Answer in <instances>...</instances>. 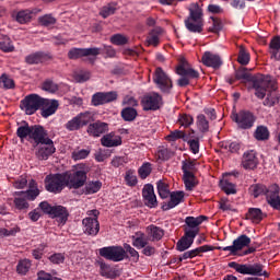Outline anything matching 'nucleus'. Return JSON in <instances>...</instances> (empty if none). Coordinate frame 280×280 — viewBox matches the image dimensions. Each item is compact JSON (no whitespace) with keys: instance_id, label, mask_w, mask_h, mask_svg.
<instances>
[{"instance_id":"obj_32","label":"nucleus","mask_w":280,"mask_h":280,"mask_svg":"<svg viewBox=\"0 0 280 280\" xmlns=\"http://www.w3.org/2000/svg\"><path fill=\"white\" fill-rule=\"evenodd\" d=\"M247 220H252L255 224H259L264 220V212L259 208H249L246 214Z\"/></svg>"},{"instance_id":"obj_38","label":"nucleus","mask_w":280,"mask_h":280,"mask_svg":"<svg viewBox=\"0 0 280 280\" xmlns=\"http://www.w3.org/2000/svg\"><path fill=\"white\" fill-rule=\"evenodd\" d=\"M121 117L125 121H135V119H137V109L133 107H125L121 110Z\"/></svg>"},{"instance_id":"obj_49","label":"nucleus","mask_w":280,"mask_h":280,"mask_svg":"<svg viewBox=\"0 0 280 280\" xmlns=\"http://www.w3.org/2000/svg\"><path fill=\"white\" fill-rule=\"evenodd\" d=\"M222 150H226L231 154H235L240 152V143L238 142H222L221 143Z\"/></svg>"},{"instance_id":"obj_53","label":"nucleus","mask_w":280,"mask_h":280,"mask_svg":"<svg viewBox=\"0 0 280 280\" xmlns=\"http://www.w3.org/2000/svg\"><path fill=\"white\" fill-rule=\"evenodd\" d=\"M100 270L102 277H106L107 279H110L113 277V269L104 261H98Z\"/></svg>"},{"instance_id":"obj_23","label":"nucleus","mask_w":280,"mask_h":280,"mask_svg":"<svg viewBox=\"0 0 280 280\" xmlns=\"http://www.w3.org/2000/svg\"><path fill=\"white\" fill-rule=\"evenodd\" d=\"M58 101L44 98V103H42V117L47 119V117H51L58 110Z\"/></svg>"},{"instance_id":"obj_19","label":"nucleus","mask_w":280,"mask_h":280,"mask_svg":"<svg viewBox=\"0 0 280 280\" xmlns=\"http://www.w3.org/2000/svg\"><path fill=\"white\" fill-rule=\"evenodd\" d=\"M142 198L145 207H149V209H156V207H159V201L156 200V195L154 194V186H152V184H145L143 186Z\"/></svg>"},{"instance_id":"obj_24","label":"nucleus","mask_w":280,"mask_h":280,"mask_svg":"<svg viewBox=\"0 0 280 280\" xmlns=\"http://www.w3.org/2000/svg\"><path fill=\"white\" fill-rule=\"evenodd\" d=\"M86 132L90 137H102V135L108 132V124L97 120L88 126Z\"/></svg>"},{"instance_id":"obj_25","label":"nucleus","mask_w":280,"mask_h":280,"mask_svg":"<svg viewBox=\"0 0 280 280\" xmlns=\"http://www.w3.org/2000/svg\"><path fill=\"white\" fill-rule=\"evenodd\" d=\"M101 143L104 148H117L121 145V136H117L115 132H109L102 137Z\"/></svg>"},{"instance_id":"obj_1","label":"nucleus","mask_w":280,"mask_h":280,"mask_svg":"<svg viewBox=\"0 0 280 280\" xmlns=\"http://www.w3.org/2000/svg\"><path fill=\"white\" fill-rule=\"evenodd\" d=\"M236 80H245V82H253L254 94L258 100H264L266 97V89L270 83V77H264V74L253 75L246 68L236 70Z\"/></svg>"},{"instance_id":"obj_60","label":"nucleus","mask_w":280,"mask_h":280,"mask_svg":"<svg viewBox=\"0 0 280 280\" xmlns=\"http://www.w3.org/2000/svg\"><path fill=\"white\" fill-rule=\"evenodd\" d=\"M185 131L174 130L166 137L167 141H178V139H185Z\"/></svg>"},{"instance_id":"obj_41","label":"nucleus","mask_w":280,"mask_h":280,"mask_svg":"<svg viewBox=\"0 0 280 280\" xmlns=\"http://www.w3.org/2000/svg\"><path fill=\"white\" fill-rule=\"evenodd\" d=\"M197 128L200 132H209V120L203 114L197 116Z\"/></svg>"},{"instance_id":"obj_15","label":"nucleus","mask_w":280,"mask_h":280,"mask_svg":"<svg viewBox=\"0 0 280 280\" xmlns=\"http://www.w3.org/2000/svg\"><path fill=\"white\" fill-rule=\"evenodd\" d=\"M203 220H207V217H187L185 219V223L187 225L185 229V233L188 235V237H196L198 233H200V224H202Z\"/></svg>"},{"instance_id":"obj_8","label":"nucleus","mask_w":280,"mask_h":280,"mask_svg":"<svg viewBox=\"0 0 280 280\" xmlns=\"http://www.w3.org/2000/svg\"><path fill=\"white\" fill-rule=\"evenodd\" d=\"M232 121H234L241 130H249V128L255 126V115L248 110H241L232 115Z\"/></svg>"},{"instance_id":"obj_30","label":"nucleus","mask_w":280,"mask_h":280,"mask_svg":"<svg viewBox=\"0 0 280 280\" xmlns=\"http://www.w3.org/2000/svg\"><path fill=\"white\" fill-rule=\"evenodd\" d=\"M147 234H148V237L152 240V242H159L163 240V235H165V231H163V229L154 224H151L147 228Z\"/></svg>"},{"instance_id":"obj_50","label":"nucleus","mask_w":280,"mask_h":280,"mask_svg":"<svg viewBox=\"0 0 280 280\" xmlns=\"http://www.w3.org/2000/svg\"><path fill=\"white\" fill-rule=\"evenodd\" d=\"M69 60H78L80 58H84V48H71L68 51Z\"/></svg>"},{"instance_id":"obj_2","label":"nucleus","mask_w":280,"mask_h":280,"mask_svg":"<svg viewBox=\"0 0 280 280\" xmlns=\"http://www.w3.org/2000/svg\"><path fill=\"white\" fill-rule=\"evenodd\" d=\"M249 191L254 198H259V196H266L268 205L273 209L280 211V196L279 186L277 184L271 185L269 188L264 184H256L249 187Z\"/></svg>"},{"instance_id":"obj_33","label":"nucleus","mask_w":280,"mask_h":280,"mask_svg":"<svg viewBox=\"0 0 280 280\" xmlns=\"http://www.w3.org/2000/svg\"><path fill=\"white\" fill-rule=\"evenodd\" d=\"M31 135H32V126H30V124L27 122H24L16 130V136L19 137V139H21V141H25L27 137L30 140Z\"/></svg>"},{"instance_id":"obj_18","label":"nucleus","mask_w":280,"mask_h":280,"mask_svg":"<svg viewBox=\"0 0 280 280\" xmlns=\"http://www.w3.org/2000/svg\"><path fill=\"white\" fill-rule=\"evenodd\" d=\"M47 140H49V133H47V130H45L43 126H32L28 141H31L33 145H39V143H43Z\"/></svg>"},{"instance_id":"obj_26","label":"nucleus","mask_w":280,"mask_h":280,"mask_svg":"<svg viewBox=\"0 0 280 280\" xmlns=\"http://www.w3.org/2000/svg\"><path fill=\"white\" fill-rule=\"evenodd\" d=\"M185 200V192L184 191H174L171 194V199L167 205H164L162 209L164 211H170V209H174V207H178L180 202Z\"/></svg>"},{"instance_id":"obj_48","label":"nucleus","mask_w":280,"mask_h":280,"mask_svg":"<svg viewBox=\"0 0 280 280\" xmlns=\"http://www.w3.org/2000/svg\"><path fill=\"white\" fill-rule=\"evenodd\" d=\"M0 49L1 51H4V54L14 51V44H12V39H10V37H4V39L0 42Z\"/></svg>"},{"instance_id":"obj_6","label":"nucleus","mask_w":280,"mask_h":280,"mask_svg":"<svg viewBox=\"0 0 280 280\" xmlns=\"http://www.w3.org/2000/svg\"><path fill=\"white\" fill-rule=\"evenodd\" d=\"M91 121H95V114L93 112L80 113L66 124V130L74 132L80 130V128H84V126H89Z\"/></svg>"},{"instance_id":"obj_45","label":"nucleus","mask_w":280,"mask_h":280,"mask_svg":"<svg viewBox=\"0 0 280 280\" xmlns=\"http://www.w3.org/2000/svg\"><path fill=\"white\" fill-rule=\"evenodd\" d=\"M91 154V150L89 149H77L72 152L73 161H82L86 159Z\"/></svg>"},{"instance_id":"obj_55","label":"nucleus","mask_w":280,"mask_h":280,"mask_svg":"<svg viewBox=\"0 0 280 280\" xmlns=\"http://www.w3.org/2000/svg\"><path fill=\"white\" fill-rule=\"evenodd\" d=\"M0 85L2 89H14V80H12L8 74H2L0 77Z\"/></svg>"},{"instance_id":"obj_47","label":"nucleus","mask_w":280,"mask_h":280,"mask_svg":"<svg viewBox=\"0 0 280 280\" xmlns=\"http://www.w3.org/2000/svg\"><path fill=\"white\" fill-rule=\"evenodd\" d=\"M156 187L160 198L165 199L170 196V186H167L163 180H159Z\"/></svg>"},{"instance_id":"obj_20","label":"nucleus","mask_w":280,"mask_h":280,"mask_svg":"<svg viewBox=\"0 0 280 280\" xmlns=\"http://www.w3.org/2000/svg\"><path fill=\"white\" fill-rule=\"evenodd\" d=\"M241 275H250L252 277H270V273L264 270V265L259 262L243 264V271Z\"/></svg>"},{"instance_id":"obj_16","label":"nucleus","mask_w":280,"mask_h":280,"mask_svg":"<svg viewBox=\"0 0 280 280\" xmlns=\"http://www.w3.org/2000/svg\"><path fill=\"white\" fill-rule=\"evenodd\" d=\"M143 110H159L163 106V97L159 93H151L143 96L142 101Z\"/></svg>"},{"instance_id":"obj_22","label":"nucleus","mask_w":280,"mask_h":280,"mask_svg":"<svg viewBox=\"0 0 280 280\" xmlns=\"http://www.w3.org/2000/svg\"><path fill=\"white\" fill-rule=\"evenodd\" d=\"M201 62L206 67H212V69H220V67H222V58L211 51H206L203 54Z\"/></svg>"},{"instance_id":"obj_52","label":"nucleus","mask_w":280,"mask_h":280,"mask_svg":"<svg viewBox=\"0 0 280 280\" xmlns=\"http://www.w3.org/2000/svg\"><path fill=\"white\" fill-rule=\"evenodd\" d=\"M42 89L47 93H56V91H58V85L56 84V82L47 79L46 81H44Z\"/></svg>"},{"instance_id":"obj_10","label":"nucleus","mask_w":280,"mask_h":280,"mask_svg":"<svg viewBox=\"0 0 280 280\" xmlns=\"http://www.w3.org/2000/svg\"><path fill=\"white\" fill-rule=\"evenodd\" d=\"M101 257L108 261H124L126 259V249L121 246H108L100 249Z\"/></svg>"},{"instance_id":"obj_34","label":"nucleus","mask_w":280,"mask_h":280,"mask_svg":"<svg viewBox=\"0 0 280 280\" xmlns=\"http://www.w3.org/2000/svg\"><path fill=\"white\" fill-rule=\"evenodd\" d=\"M32 14L31 10H22L15 14V21L21 25H25V23L32 21Z\"/></svg>"},{"instance_id":"obj_58","label":"nucleus","mask_w":280,"mask_h":280,"mask_svg":"<svg viewBox=\"0 0 280 280\" xmlns=\"http://www.w3.org/2000/svg\"><path fill=\"white\" fill-rule=\"evenodd\" d=\"M147 244H148V240H145L144 234H140V236H138V237L133 236L132 245L136 248H143Z\"/></svg>"},{"instance_id":"obj_21","label":"nucleus","mask_w":280,"mask_h":280,"mask_svg":"<svg viewBox=\"0 0 280 280\" xmlns=\"http://www.w3.org/2000/svg\"><path fill=\"white\" fill-rule=\"evenodd\" d=\"M249 244H250V237H248L246 234H243L233 241L232 246H225L222 248V250L224 252L230 250L232 255H235L237 250H242V248H245V246H248Z\"/></svg>"},{"instance_id":"obj_28","label":"nucleus","mask_w":280,"mask_h":280,"mask_svg":"<svg viewBox=\"0 0 280 280\" xmlns=\"http://www.w3.org/2000/svg\"><path fill=\"white\" fill-rule=\"evenodd\" d=\"M50 217L57 218L58 222L65 224L69 220V211L62 206H54Z\"/></svg>"},{"instance_id":"obj_31","label":"nucleus","mask_w":280,"mask_h":280,"mask_svg":"<svg viewBox=\"0 0 280 280\" xmlns=\"http://www.w3.org/2000/svg\"><path fill=\"white\" fill-rule=\"evenodd\" d=\"M194 240H196V237H191L185 232V235L177 242L176 249L179 250V253H185V250L191 248Z\"/></svg>"},{"instance_id":"obj_62","label":"nucleus","mask_w":280,"mask_h":280,"mask_svg":"<svg viewBox=\"0 0 280 280\" xmlns=\"http://www.w3.org/2000/svg\"><path fill=\"white\" fill-rule=\"evenodd\" d=\"M125 180L129 187H135L137 185V175L132 171H128L125 176Z\"/></svg>"},{"instance_id":"obj_56","label":"nucleus","mask_w":280,"mask_h":280,"mask_svg":"<svg viewBox=\"0 0 280 280\" xmlns=\"http://www.w3.org/2000/svg\"><path fill=\"white\" fill-rule=\"evenodd\" d=\"M178 124L184 128H189V126L194 124V117H191L190 115L184 114L179 116Z\"/></svg>"},{"instance_id":"obj_57","label":"nucleus","mask_w":280,"mask_h":280,"mask_svg":"<svg viewBox=\"0 0 280 280\" xmlns=\"http://www.w3.org/2000/svg\"><path fill=\"white\" fill-rule=\"evenodd\" d=\"M238 62L240 65H248V62H250V55L248 52H246V49L244 48H240V52H238Z\"/></svg>"},{"instance_id":"obj_59","label":"nucleus","mask_w":280,"mask_h":280,"mask_svg":"<svg viewBox=\"0 0 280 280\" xmlns=\"http://www.w3.org/2000/svg\"><path fill=\"white\" fill-rule=\"evenodd\" d=\"M92 104L93 106H103V104H106L104 100V92H97L92 96Z\"/></svg>"},{"instance_id":"obj_7","label":"nucleus","mask_w":280,"mask_h":280,"mask_svg":"<svg viewBox=\"0 0 280 280\" xmlns=\"http://www.w3.org/2000/svg\"><path fill=\"white\" fill-rule=\"evenodd\" d=\"M45 187L50 194H60V191L67 187V174L46 176Z\"/></svg>"},{"instance_id":"obj_43","label":"nucleus","mask_w":280,"mask_h":280,"mask_svg":"<svg viewBox=\"0 0 280 280\" xmlns=\"http://www.w3.org/2000/svg\"><path fill=\"white\" fill-rule=\"evenodd\" d=\"M38 23L43 27H51L52 25H56V18L51 14H45L38 18Z\"/></svg>"},{"instance_id":"obj_64","label":"nucleus","mask_w":280,"mask_h":280,"mask_svg":"<svg viewBox=\"0 0 280 280\" xmlns=\"http://www.w3.org/2000/svg\"><path fill=\"white\" fill-rule=\"evenodd\" d=\"M37 280H62V279L56 278V277H54L50 273H47L45 271H39Z\"/></svg>"},{"instance_id":"obj_63","label":"nucleus","mask_w":280,"mask_h":280,"mask_svg":"<svg viewBox=\"0 0 280 280\" xmlns=\"http://www.w3.org/2000/svg\"><path fill=\"white\" fill-rule=\"evenodd\" d=\"M49 261H51V264H56V265H60V264H65V254H52L49 257Z\"/></svg>"},{"instance_id":"obj_27","label":"nucleus","mask_w":280,"mask_h":280,"mask_svg":"<svg viewBox=\"0 0 280 280\" xmlns=\"http://www.w3.org/2000/svg\"><path fill=\"white\" fill-rule=\"evenodd\" d=\"M242 165L244 170H255V167H257V154L255 151H247L244 153Z\"/></svg>"},{"instance_id":"obj_13","label":"nucleus","mask_w":280,"mask_h":280,"mask_svg":"<svg viewBox=\"0 0 280 280\" xmlns=\"http://www.w3.org/2000/svg\"><path fill=\"white\" fill-rule=\"evenodd\" d=\"M36 148L35 155L38 161H47L56 152V147L54 145V140L50 138L45 140L44 142H39L38 145H34Z\"/></svg>"},{"instance_id":"obj_17","label":"nucleus","mask_w":280,"mask_h":280,"mask_svg":"<svg viewBox=\"0 0 280 280\" xmlns=\"http://www.w3.org/2000/svg\"><path fill=\"white\" fill-rule=\"evenodd\" d=\"M84 183H86V172L84 171H77L72 174H67V187L70 189H80L83 187Z\"/></svg>"},{"instance_id":"obj_3","label":"nucleus","mask_w":280,"mask_h":280,"mask_svg":"<svg viewBox=\"0 0 280 280\" xmlns=\"http://www.w3.org/2000/svg\"><path fill=\"white\" fill-rule=\"evenodd\" d=\"M202 16L200 5H198V3L191 4L189 8V16L184 21L186 30L192 34H202L205 27Z\"/></svg>"},{"instance_id":"obj_5","label":"nucleus","mask_w":280,"mask_h":280,"mask_svg":"<svg viewBox=\"0 0 280 280\" xmlns=\"http://www.w3.org/2000/svg\"><path fill=\"white\" fill-rule=\"evenodd\" d=\"M177 75L180 78L177 81L178 86H189V80H198L200 78V73L196 71L194 68L189 67V63L185 60H180V65L176 69Z\"/></svg>"},{"instance_id":"obj_14","label":"nucleus","mask_w":280,"mask_h":280,"mask_svg":"<svg viewBox=\"0 0 280 280\" xmlns=\"http://www.w3.org/2000/svg\"><path fill=\"white\" fill-rule=\"evenodd\" d=\"M267 95L266 100L264 101V106H275L279 104L280 95L277 93V81L270 77L269 83L265 86V96Z\"/></svg>"},{"instance_id":"obj_29","label":"nucleus","mask_w":280,"mask_h":280,"mask_svg":"<svg viewBox=\"0 0 280 280\" xmlns=\"http://www.w3.org/2000/svg\"><path fill=\"white\" fill-rule=\"evenodd\" d=\"M163 34V28L160 26L154 27L150 31L147 37V44L152 45L153 47H159V43H161V35Z\"/></svg>"},{"instance_id":"obj_37","label":"nucleus","mask_w":280,"mask_h":280,"mask_svg":"<svg viewBox=\"0 0 280 280\" xmlns=\"http://www.w3.org/2000/svg\"><path fill=\"white\" fill-rule=\"evenodd\" d=\"M45 60V54L44 52H35L32 55H28L25 58V61L27 65H40Z\"/></svg>"},{"instance_id":"obj_61","label":"nucleus","mask_w":280,"mask_h":280,"mask_svg":"<svg viewBox=\"0 0 280 280\" xmlns=\"http://www.w3.org/2000/svg\"><path fill=\"white\" fill-rule=\"evenodd\" d=\"M122 248L125 253H129L130 257H132L135 261H139V252H137L135 247L130 246L129 244H125Z\"/></svg>"},{"instance_id":"obj_39","label":"nucleus","mask_w":280,"mask_h":280,"mask_svg":"<svg viewBox=\"0 0 280 280\" xmlns=\"http://www.w3.org/2000/svg\"><path fill=\"white\" fill-rule=\"evenodd\" d=\"M270 137V131H268V127L259 126L255 131V139L257 141H267Z\"/></svg>"},{"instance_id":"obj_4","label":"nucleus","mask_w":280,"mask_h":280,"mask_svg":"<svg viewBox=\"0 0 280 280\" xmlns=\"http://www.w3.org/2000/svg\"><path fill=\"white\" fill-rule=\"evenodd\" d=\"M39 195L40 190L38 189V184H36V180L32 179L28 183V189L26 191L15 192V209H19V211L30 209V203L27 202V200H34L35 198H38Z\"/></svg>"},{"instance_id":"obj_35","label":"nucleus","mask_w":280,"mask_h":280,"mask_svg":"<svg viewBox=\"0 0 280 280\" xmlns=\"http://www.w3.org/2000/svg\"><path fill=\"white\" fill-rule=\"evenodd\" d=\"M32 268V260L24 258L18 262L16 272L18 275H27Z\"/></svg>"},{"instance_id":"obj_36","label":"nucleus","mask_w":280,"mask_h":280,"mask_svg":"<svg viewBox=\"0 0 280 280\" xmlns=\"http://www.w3.org/2000/svg\"><path fill=\"white\" fill-rule=\"evenodd\" d=\"M269 49L272 55V58H276V60H279V49H280V37L276 36L271 39L269 44Z\"/></svg>"},{"instance_id":"obj_44","label":"nucleus","mask_w":280,"mask_h":280,"mask_svg":"<svg viewBox=\"0 0 280 280\" xmlns=\"http://www.w3.org/2000/svg\"><path fill=\"white\" fill-rule=\"evenodd\" d=\"M115 12H117V7L115 3H109L101 9L100 14L103 19H108V16H113Z\"/></svg>"},{"instance_id":"obj_51","label":"nucleus","mask_w":280,"mask_h":280,"mask_svg":"<svg viewBox=\"0 0 280 280\" xmlns=\"http://www.w3.org/2000/svg\"><path fill=\"white\" fill-rule=\"evenodd\" d=\"M140 178L145 179L150 174H152V164L147 162L138 170Z\"/></svg>"},{"instance_id":"obj_11","label":"nucleus","mask_w":280,"mask_h":280,"mask_svg":"<svg viewBox=\"0 0 280 280\" xmlns=\"http://www.w3.org/2000/svg\"><path fill=\"white\" fill-rule=\"evenodd\" d=\"M88 215H93V218L88 217L82 220L84 233L95 236L97 235V233H100V221H97V215H100V211L90 210L88 211Z\"/></svg>"},{"instance_id":"obj_54","label":"nucleus","mask_w":280,"mask_h":280,"mask_svg":"<svg viewBox=\"0 0 280 280\" xmlns=\"http://www.w3.org/2000/svg\"><path fill=\"white\" fill-rule=\"evenodd\" d=\"M110 43L118 46L128 45V37L122 34H115L110 37Z\"/></svg>"},{"instance_id":"obj_46","label":"nucleus","mask_w":280,"mask_h":280,"mask_svg":"<svg viewBox=\"0 0 280 280\" xmlns=\"http://www.w3.org/2000/svg\"><path fill=\"white\" fill-rule=\"evenodd\" d=\"M102 189V182L96 180V182H89L85 185V194H97Z\"/></svg>"},{"instance_id":"obj_12","label":"nucleus","mask_w":280,"mask_h":280,"mask_svg":"<svg viewBox=\"0 0 280 280\" xmlns=\"http://www.w3.org/2000/svg\"><path fill=\"white\" fill-rule=\"evenodd\" d=\"M153 82L162 93H170L174 86L172 79H170V77L165 73V71H163L162 68H156Z\"/></svg>"},{"instance_id":"obj_42","label":"nucleus","mask_w":280,"mask_h":280,"mask_svg":"<svg viewBox=\"0 0 280 280\" xmlns=\"http://www.w3.org/2000/svg\"><path fill=\"white\" fill-rule=\"evenodd\" d=\"M184 185L187 191H191L196 187V176L194 173L183 175Z\"/></svg>"},{"instance_id":"obj_40","label":"nucleus","mask_w":280,"mask_h":280,"mask_svg":"<svg viewBox=\"0 0 280 280\" xmlns=\"http://www.w3.org/2000/svg\"><path fill=\"white\" fill-rule=\"evenodd\" d=\"M220 187L222 191H224L228 196H231V194H237V190L235 189V184L229 182L228 179H222L220 182Z\"/></svg>"},{"instance_id":"obj_9","label":"nucleus","mask_w":280,"mask_h":280,"mask_svg":"<svg viewBox=\"0 0 280 280\" xmlns=\"http://www.w3.org/2000/svg\"><path fill=\"white\" fill-rule=\"evenodd\" d=\"M44 98L38 94H30L21 102V108L27 115H34L36 110L42 108Z\"/></svg>"}]
</instances>
